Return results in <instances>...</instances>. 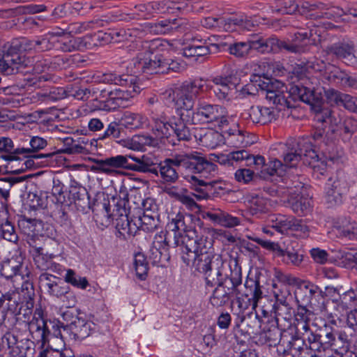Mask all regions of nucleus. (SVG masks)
I'll use <instances>...</instances> for the list:
<instances>
[{
  "label": "nucleus",
  "mask_w": 357,
  "mask_h": 357,
  "mask_svg": "<svg viewBox=\"0 0 357 357\" xmlns=\"http://www.w3.org/2000/svg\"><path fill=\"white\" fill-rule=\"evenodd\" d=\"M234 89L229 77L216 76L209 81L195 79L174 89H169L164 92L163 96L167 103L174 105L177 110L192 112L199 93L212 90L219 100L228 102L232 99Z\"/></svg>",
  "instance_id": "nucleus-1"
},
{
  "label": "nucleus",
  "mask_w": 357,
  "mask_h": 357,
  "mask_svg": "<svg viewBox=\"0 0 357 357\" xmlns=\"http://www.w3.org/2000/svg\"><path fill=\"white\" fill-rule=\"evenodd\" d=\"M180 115L179 119H170L164 113L152 112L153 130L157 136L154 137L148 133L135 135L126 141V146L134 151H145L147 147H157L160 142L175 146L177 141L191 140L192 134L183 121V114Z\"/></svg>",
  "instance_id": "nucleus-2"
},
{
  "label": "nucleus",
  "mask_w": 357,
  "mask_h": 357,
  "mask_svg": "<svg viewBox=\"0 0 357 357\" xmlns=\"http://www.w3.org/2000/svg\"><path fill=\"white\" fill-rule=\"evenodd\" d=\"M168 229L172 233L173 246H182V259L189 265L195 259L201 243L211 242L207 236L208 229L197 217L178 212L169 216Z\"/></svg>",
  "instance_id": "nucleus-3"
},
{
  "label": "nucleus",
  "mask_w": 357,
  "mask_h": 357,
  "mask_svg": "<svg viewBox=\"0 0 357 357\" xmlns=\"http://www.w3.org/2000/svg\"><path fill=\"white\" fill-rule=\"evenodd\" d=\"M160 45V40L142 42L140 52L132 60L134 74L167 73L169 71L179 72L184 68V63L178 60L165 59L162 55H153L154 50Z\"/></svg>",
  "instance_id": "nucleus-4"
},
{
  "label": "nucleus",
  "mask_w": 357,
  "mask_h": 357,
  "mask_svg": "<svg viewBox=\"0 0 357 357\" xmlns=\"http://www.w3.org/2000/svg\"><path fill=\"white\" fill-rule=\"evenodd\" d=\"M126 157L116 155L105 159H93L91 171L103 173L107 175H114L116 173V169L124 168L128 170L141 173H151L158 175L157 159L152 155L144 154L139 157L137 164L127 162Z\"/></svg>",
  "instance_id": "nucleus-5"
},
{
  "label": "nucleus",
  "mask_w": 357,
  "mask_h": 357,
  "mask_svg": "<svg viewBox=\"0 0 357 357\" xmlns=\"http://www.w3.org/2000/svg\"><path fill=\"white\" fill-rule=\"evenodd\" d=\"M194 254L196 256L190 263L204 274L206 284L213 287L219 284L225 278V264L221 257L213 255L212 241L201 243L197 252Z\"/></svg>",
  "instance_id": "nucleus-6"
},
{
  "label": "nucleus",
  "mask_w": 357,
  "mask_h": 357,
  "mask_svg": "<svg viewBox=\"0 0 357 357\" xmlns=\"http://www.w3.org/2000/svg\"><path fill=\"white\" fill-rule=\"evenodd\" d=\"M231 116L228 115L227 109L219 105L211 104L204 100H199L195 109L192 112V121L211 124L220 128L227 126Z\"/></svg>",
  "instance_id": "nucleus-7"
},
{
  "label": "nucleus",
  "mask_w": 357,
  "mask_h": 357,
  "mask_svg": "<svg viewBox=\"0 0 357 357\" xmlns=\"http://www.w3.org/2000/svg\"><path fill=\"white\" fill-rule=\"evenodd\" d=\"M131 73L134 75V79L132 84L126 83L119 84L121 88L116 89L114 91H107L101 95V98H106L104 101V105L101 107L102 109L106 111L114 110L119 107H124V102L128 101L132 98L136 96L141 91V86L137 82V75L132 70L134 69L132 61L130 63Z\"/></svg>",
  "instance_id": "nucleus-8"
},
{
  "label": "nucleus",
  "mask_w": 357,
  "mask_h": 357,
  "mask_svg": "<svg viewBox=\"0 0 357 357\" xmlns=\"http://www.w3.org/2000/svg\"><path fill=\"white\" fill-rule=\"evenodd\" d=\"M268 226L262 228L264 234L272 236L273 232L269 227L273 228L280 234L296 232L302 238L309 235L310 229L302 220L297 219L292 215H286L280 213L271 214L267 219Z\"/></svg>",
  "instance_id": "nucleus-9"
},
{
  "label": "nucleus",
  "mask_w": 357,
  "mask_h": 357,
  "mask_svg": "<svg viewBox=\"0 0 357 357\" xmlns=\"http://www.w3.org/2000/svg\"><path fill=\"white\" fill-rule=\"evenodd\" d=\"M297 148H291L283 155L284 168H292L296 166L301 160L313 168L319 161V155L312 149V142L308 139H299L296 142Z\"/></svg>",
  "instance_id": "nucleus-10"
},
{
  "label": "nucleus",
  "mask_w": 357,
  "mask_h": 357,
  "mask_svg": "<svg viewBox=\"0 0 357 357\" xmlns=\"http://www.w3.org/2000/svg\"><path fill=\"white\" fill-rule=\"evenodd\" d=\"M41 289L50 296L61 299L67 307H73L77 301L68 285L54 275L47 273L40 274L38 278Z\"/></svg>",
  "instance_id": "nucleus-11"
},
{
  "label": "nucleus",
  "mask_w": 357,
  "mask_h": 357,
  "mask_svg": "<svg viewBox=\"0 0 357 357\" xmlns=\"http://www.w3.org/2000/svg\"><path fill=\"white\" fill-rule=\"evenodd\" d=\"M325 10V5L314 1H303L298 6L294 0H281L276 12L281 14L292 15L298 11L301 15L310 18L331 17L333 10Z\"/></svg>",
  "instance_id": "nucleus-12"
},
{
  "label": "nucleus",
  "mask_w": 357,
  "mask_h": 357,
  "mask_svg": "<svg viewBox=\"0 0 357 357\" xmlns=\"http://www.w3.org/2000/svg\"><path fill=\"white\" fill-rule=\"evenodd\" d=\"M188 171V153L176 154L166 158L157 167L158 175L163 183H174L178 179V167Z\"/></svg>",
  "instance_id": "nucleus-13"
},
{
  "label": "nucleus",
  "mask_w": 357,
  "mask_h": 357,
  "mask_svg": "<svg viewBox=\"0 0 357 357\" xmlns=\"http://www.w3.org/2000/svg\"><path fill=\"white\" fill-rule=\"evenodd\" d=\"M32 61L30 58H26L22 54L11 50L10 47L6 50H0V72L6 75L22 71V68L28 66Z\"/></svg>",
  "instance_id": "nucleus-14"
},
{
  "label": "nucleus",
  "mask_w": 357,
  "mask_h": 357,
  "mask_svg": "<svg viewBox=\"0 0 357 357\" xmlns=\"http://www.w3.org/2000/svg\"><path fill=\"white\" fill-rule=\"evenodd\" d=\"M188 172L199 174L205 180L215 176L218 172L215 164L207 160L198 152L188 153Z\"/></svg>",
  "instance_id": "nucleus-15"
},
{
  "label": "nucleus",
  "mask_w": 357,
  "mask_h": 357,
  "mask_svg": "<svg viewBox=\"0 0 357 357\" xmlns=\"http://www.w3.org/2000/svg\"><path fill=\"white\" fill-rule=\"evenodd\" d=\"M2 343L10 349L11 357H27L33 354L34 342L27 338H20L14 332L6 333L2 337Z\"/></svg>",
  "instance_id": "nucleus-16"
},
{
  "label": "nucleus",
  "mask_w": 357,
  "mask_h": 357,
  "mask_svg": "<svg viewBox=\"0 0 357 357\" xmlns=\"http://www.w3.org/2000/svg\"><path fill=\"white\" fill-rule=\"evenodd\" d=\"M24 322H26L29 331L34 341L41 343L43 345L48 341L50 331L46 321L43 317V311L40 308L35 310L31 320L29 321V317H28Z\"/></svg>",
  "instance_id": "nucleus-17"
},
{
  "label": "nucleus",
  "mask_w": 357,
  "mask_h": 357,
  "mask_svg": "<svg viewBox=\"0 0 357 357\" xmlns=\"http://www.w3.org/2000/svg\"><path fill=\"white\" fill-rule=\"evenodd\" d=\"M348 183L344 176H338L335 179L329 178L326 183L325 197L330 206L340 204L342 195L348 190Z\"/></svg>",
  "instance_id": "nucleus-18"
},
{
  "label": "nucleus",
  "mask_w": 357,
  "mask_h": 357,
  "mask_svg": "<svg viewBox=\"0 0 357 357\" xmlns=\"http://www.w3.org/2000/svg\"><path fill=\"white\" fill-rule=\"evenodd\" d=\"M261 88L262 95L266 98L275 105L280 106H288L287 95H288L287 86L281 82L275 80V82H264Z\"/></svg>",
  "instance_id": "nucleus-19"
},
{
  "label": "nucleus",
  "mask_w": 357,
  "mask_h": 357,
  "mask_svg": "<svg viewBox=\"0 0 357 357\" xmlns=\"http://www.w3.org/2000/svg\"><path fill=\"white\" fill-rule=\"evenodd\" d=\"M326 52L328 54L335 56L348 66L357 65L356 50L351 41L335 43L328 47Z\"/></svg>",
  "instance_id": "nucleus-20"
},
{
  "label": "nucleus",
  "mask_w": 357,
  "mask_h": 357,
  "mask_svg": "<svg viewBox=\"0 0 357 357\" xmlns=\"http://www.w3.org/2000/svg\"><path fill=\"white\" fill-rule=\"evenodd\" d=\"M322 76L328 82L334 84L350 88L356 86V77L333 64L328 63L325 66Z\"/></svg>",
  "instance_id": "nucleus-21"
},
{
  "label": "nucleus",
  "mask_w": 357,
  "mask_h": 357,
  "mask_svg": "<svg viewBox=\"0 0 357 357\" xmlns=\"http://www.w3.org/2000/svg\"><path fill=\"white\" fill-rule=\"evenodd\" d=\"M32 63L28 66H24L22 68V73H32L33 77L31 78H27L29 86H37L38 82H46L51 79V75L49 73H46V70L50 69L47 62L45 60L37 61L34 63L33 58Z\"/></svg>",
  "instance_id": "nucleus-22"
},
{
  "label": "nucleus",
  "mask_w": 357,
  "mask_h": 357,
  "mask_svg": "<svg viewBox=\"0 0 357 357\" xmlns=\"http://www.w3.org/2000/svg\"><path fill=\"white\" fill-rule=\"evenodd\" d=\"M202 215L203 218L208 219L212 222L225 227L231 228L241 224V220L238 218L233 216L219 208L203 211Z\"/></svg>",
  "instance_id": "nucleus-23"
},
{
  "label": "nucleus",
  "mask_w": 357,
  "mask_h": 357,
  "mask_svg": "<svg viewBox=\"0 0 357 357\" xmlns=\"http://www.w3.org/2000/svg\"><path fill=\"white\" fill-rule=\"evenodd\" d=\"M242 284V274L241 267L236 264L234 271H231L229 277L225 275L224 279L220 282V284L225 289L229 298L236 297L240 299L241 290L239 287Z\"/></svg>",
  "instance_id": "nucleus-24"
},
{
  "label": "nucleus",
  "mask_w": 357,
  "mask_h": 357,
  "mask_svg": "<svg viewBox=\"0 0 357 357\" xmlns=\"http://www.w3.org/2000/svg\"><path fill=\"white\" fill-rule=\"evenodd\" d=\"M13 314L18 315L17 319H20L22 314V301L20 292L17 289L10 290L6 294H0V307Z\"/></svg>",
  "instance_id": "nucleus-25"
},
{
  "label": "nucleus",
  "mask_w": 357,
  "mask_h": 357,
  "mask_svg": "<svg viewBox=\"0 0 357 357\" xmlns=\"http://www.w3.org/2000/svg\"><path fill=\"white\" fill-rule=\"evenodd\" d=\"M254 123L266 124L275 120L278 116L277 111L273 107L260 105L252 106L245 113Z\"/></svg>",
  "instance_id": "nucleus-26"
},
{
  "label": "nucleus",
  "mask_w": 357,
  "mask_h": 357,
  "mask_svg": "<svg viewBox=\"0 0 357 357\" xmlns=\"http://www.w3.org/2000/svg\"><path fill=\"white\" fill-rule=\"evenodd\" d=\"M10 47L13 52L20 53L22 55L25 56L26 58H30L29 56H26L24 52L32 50L41 52L45 51L50 49L51 45L47 38H41L36 40L22 39L21 41L12 43Z\"/></svg>",
  "instance_id": "nucleus-27"
},
{
  "label": "nucleus",
  "mask_w": 357,
  "mask_h": 357,
  "mask_svg": "<svg viewBox=\"0 0 357 357\" xmlns=\"http://www.w3.org/2000/svg\"><path fill=\"white\" fill-rule=\"evenodd\" d=\"M289 188L291 189L287 202L292 211L299 215H304L307 213L312 206L311 199L302 195L301 191L296 194V190H294L291 186H289Z\"/></svg>",
  "instance_id": "nucleus-28"
},
{
  "label": "nucleus",
  "mask_w": 357,
  "mask_h": 357,
  "mask_svg": "<svg viewBox=\"0 0 357 357\" xmlns=\"http://www.w3.org/2000/svg\"><path fill=\"white\" fill-rule=\"evenodd\" d=\"M118 211L119 214L115 219L118 236L123 239H127L135 235L137 231V225L130 221L125 207L119 209Z\"/></svg>",
  "instance_id": "nucleus-29"
},
{
  "label": "nucleus",
  "mask_w": 357,
  "mask_h": 357,
  "mask_svg": "<svg viewBox=\"0 0 357 357\" xmlns=\"http://www.w3.org/2000/svg\"><path fill=\"white\" fill-rule=\"evenodd\" d=\"M171 234H167V237L163 238L161 236H159L160 240L153 241L152 245L151 246L149 252V257L152 261L153 264H158L161 263L163 260L167 259V244L171 243L170 240Z\"/></svg>",
  "instance_id": "nucleus-30"
},
{
  "label": "nucleus",
  "mask_w": 357,
  "mask_h": 357,
  "mask_svg": "<svg viewBox=\"0 0 357 357\" xmlns=\"http://www.w3.org/2000/svg\"><path fill=\"white\" fill-rule=\"evenodd\" d=\"M201 145L215 149L224 144V134L213 130H199L194 135Z\"/></svg>",
  "instance_id": "nucleus-31"
},
{
  "label": "nucleus",
  "mask_w": 357,
  "mask_h": 357,
  "mask_svg": "<svg viewBox=\"0 0 357 357\" xmlns=\"http://www.w3.org/2000/svg\"><path fill=\"white\" fill-rule=\"evenodd\" d=\"M28 150L24 147L15 148L13 140L7 137H0V153H5L1 158L8 162L20 160L19 155L25 154Z\"/></svg>",
  "instance_id": "nucleus-32"
},
{
  "label": "nucleus",
  "mask_w": 357,
  "mask_h": 357,
  "mask_svg": "<svg viewBox=\"0 0 357 357\" xmlns=\"http://www.w3.org/2000/svg\"><path fill=\"white\" fill-rule=\"evenodd\" d=\"M228 146L240 148L245 147L251 144L245 132L236 126L230 128L224 132V144Z\"/></svg>",
  "instance_id": "nucleus-33"
},
{
  "label": "nucleus",
  "mask_w": 357,
  "mask_h": 357,
  "mask_svg": "<svg viewBox=\"0 0 357 357\" xmlns=\"http://www.w3.org/2000/svg\"><path fill=\"white\" fill-rule=\"evenodd\" d=\"M245 289L243 293L241 292L240 299L245 298L253 308L257 306L259 301L262 298V291L259 282L252 278H248L244 284Z\"/></svg>",
  "instance_id": "nucleus-34"
},
{
  "label": "nucleus",
  "mask_w": 357,
  "mask_h": 357,
  "mask_svg": "<svg viewBox=\"0 0 357 357\" xmlns=\"http://www.w3.org/2000/svg\"><path fill=\"white\" fill-rule=\"evenodd\" d=\"M68 97L72 96L77 100H87L89 98L93 100L101 98V95L105 93V89H100L98 87L82 89L78 86H67Z\"/></svg>",
  "instance_id": "nucleus-35"
},
{
  "label": "nucleus",
  "mask_w": 357,
  "mask_h": 357,
  "mask_svg": "<svg viewBox=\"0 0 357 357\" xmlns=\"http://www.w3.org/2000/svg\"><path fill=\"white\" fill-rule=\"evenodd\" d=\"M10 242H16L17 234L13 224L8 220V213L5 210L0 211V239Z\"/></svg>",
  "instance_id": "nucleus-36"
},
{
  "label": "nucleus",
  "mask_w": 357,
  "mask_h": 357,
  "mask_svg": "<svg viewBox=\"0 0 357 357\" xmlns=\"http://www.w3.org/2000/svg\"><path fill=\"white\" fill-rule=\"evenodd\" d=\"M184 178L191 185L192 188L195 191L200 192L199 195H193L199 200L206 199L208 197L207 193H204L202 191V186L214 187L218 183L217 180L208 181L202 178L200 176L198 177L193 174L185 175Z\"/></svg>",
  "instance_id": "nucleus-37"
},
{
  "label": "nucleus",
  "mask_w": 357,
  "mask_h": 357,
  "mask_svg": "<svg viewBox=\"0 0 357 357\" xmlns=\"http://www.w3.org/2000/svg\"><path fill=\"white\" fill-rule=\"evenodd\" d=\"M22 268V262L18 260V258L12 257L1 263V275L7 279L13 278V277H20L21 279H23V277L20 273Z\"/></svg>",
  "instance_id": "nucleus-38"
},
{
  "label": "nucleus",
  "mask_w": 357,
  "mask_h": 357,
  "mask_svg": "<svg viewBox=\"0 0 357 357\" xmlns=\"http://www.w3.org/2000/svg\"><path fill=\"white\" fill-rule=\"evenodd\" d=\"M250 45V52L255 50L260 53L273 52L275 38H265L262 36H255L248 39Z\"/></svg>",
  "instance_id": "nucleus-39"
},
{
  "label": "nucleus",
  "mask_w": 357,
  "mask_h": 357,
  "mask_svg": "<svg viewBox=\"0 0 357 357\" xmlns=\"http://www.w3.org/2000/svg\"><path fill=\"white\" fill-rule=\"evenodd\" d=\"M147 118L140 114L125 112L120 119L122 126L128 129H138L147 124Z\"/></svg>",
  "instance_id": "nucleus-40"
},
{
  "label": "nucleus",
  "mask_w": 357,
  "mask_h": 357,
  "mask_svg": "<svg viewBox=\"0 0 357 357\" xmlns=\"http://www.w3.org/2000/svg\"><path fill=\"white\" fill-rule=\"evenodd\" d=\"M31 253L35 264L37 268L42 270L46 271L48 268L52 259L54 257L53 254H47L44 252V250L41 246H38L37 244L33 245Z\"/></svg>",
  "instance_id": "nucleus-41"
},
{
  "label": "nucleus",
  "mask_w": 357,
  "mask_h": 357,
  "mask_svg": "<svg viewBox=\"0 0 357 357\" xmlns=\"http://www.w3.org/2000/svg\"><path fill=\"white\" fill-rule=\"evenodd\" d=\"M93 324L80 317H75L72 321V330L76 340H83L89 337Z\"/></svg>",
  "instance_id": "nucleus-42"
},
{
  "label": "nucleus",
  "mask_w": 357,
  "mask_h": 357,
  "mask_svg": "<svg viewBox=\"0 0 357 357\" xmlns=\"http://www.w3.org/2000/svg\"><path fill=\"white\" fill-rule=\"evenodd\" d=\"M91 40L92 37L89 35L84 37L75 38L70 40L68 44L63 43L61 48L64 52L90 49L93 45Z\"/></svg>",
  "instance_id": "nucleus-43"
},
{
  "label": "nucleus",
  "mask_w": 357,
  "mask_h": 357,
  "mask_svg": "<svg viewBox=\"0 0 357 357\" xmlns=\"http://www.w3.org/2000/svg\"><path fill=\"white\" fill-rule=\"evenodd\" d=\"M19 227L27 235H38L43 227L40 220L33 218H22L18 222Z\"/></svg>",
  "instance_id": "nucleus-44"
},
{
  "label": "nucleus",
  "mask_w": 357,
  "mask_h": 357,
  "mask_svg": "<svg viewBox=\"0 0 357 357\" xmlns=\"http://www.w3.org/2000/svg\"><path fill=\"white\" fill-rule=\"evenodd\" d=\"M325 147L320 146V151L326 160L333 163H339L342 161L344 152L342 149H338L333 143L324 144Z\"/></svg>",
  "instance_id": "nucleus-45"
},
{
  "label": "nucleus",
  "mask_w": 357,
  "mask_h": 357,
  "mask_svg": "<svg viewBox=\"0 0 357 357\" xmlns=\"http://www.w3.org/2000/svg\"><path fill=\"white\" fill-rule=\"evenodd\" d=\"M53 335L56 337H60L63 341L76 340L72 330V322L69 325H64L59 321L52 323Z\"/></svg>",
  "instance_id": "nucleus-46"
},
{
  "label": "nucleus",
  "mask_w": 357,
  "mask_h": 357,
  "mask_svg": "<svg viewBox=\"0 0 357 357\" xmlns=\"http://www.w3.org/2000/svg\"><path fill=\"white\" fill-rule=\"evenodd\" d=\"M98 80L106 84H121L130 83L134 79V75H118L112 73H103L98 76Z\"/></svg>",
  "instance_id": "nucleus-47"
},
{
  "label": "nucleus",
  "mask_w": 357,
  "mask_h": 357,
  "mask_svg": "<svg viewBox=\"0 0 357 357\" xmlns=\"http://www.w3.org/2000/svg\"><path fill=\"white\" fill-rule=\"evenodd\" d=\"M286 50L289 53H301L304 47L302 45L294 43L291 40H281L275 38L273 52H278L282 50Z\"/></svg>",
  "instance_id": "nucleus-48"
},
{
  "label": "nucleus",
  "mask_w": 357,
  "mask_h": 357,
  "mask_svg": "<svg viewBox=\"0 0 357 357\" xmlns=\"http://www.w3.org/2000/svg\"><path fill=\"white\" fill-rule=\"evenodd\" d=\"M64 281L72 286L85 289L89 285L87 279L85 277L78 275L73 269H67L64 275Z\"/></svg>",
  "instance_id": "nucleus-49"
},
{
  "label": "nucleus",
  "mask_w": 357,
  "mask_h": 357,
  "mask_svg": "<svg viewBox=\"0 0 357 357\" xmlns=\"http://www.w3.org/2000/svg\"><path fill=\"white\" fill-rule=\"evenodd\" d=\"M250 45L246 41L236 42L231 44L228 48L230 54L236 58H245L250 53Z\"/></svg>",
  "instance_id": "nucleus-50"
},
{
  "label": "nucleus",
  "mask_w": 357,
  "mask_h": 357,
  "mask_svg": "<svg viewBox=\"0 0 357 357\" xmlns=\"http://www.w3.org/2000/svg\"><path fill=\"white\" fill-rule=\"evenodd\" d=\"M273 288L275 289L273 294L277 302L284 306H289L292 298L289 287L286 284H281L279 287L277 284H273Z\"/></svg>",
  "instance_id": "nucleus-51"
},
{
  "label": "nucleus",
  "mask_w": 357,
  "mask_h": 357,
  "mask_svg": "<svg viewBox=\"0 0 357 357\" xmlns=\"http://www.w3.org/2000/svg\"><path fill=\"white\" fill-rule=\"evenodd\" d=\"M294 93L296 92L300 100L310 105H313L318 98L316 96L314 88H309L307 86H296L293 88Z\"/></svg>",
  "instance_id": "nucleus-52"
},
{
  "label": "nucleus",
  "mask_w": 357,
  "mask_h": 357,
  "mask_svg": "<svg viewBox=\"0 0 357 357\" xmlns=\"http://www.w3.org/2000/svg\"><path fill=\"white\" fill-rule=\"evenodd\" d=\"M134 267L136 275L142 280H145L149 268L146 258L143 254L137 253L135 255Z\"/></svg>",
  "instance_id": "nucleus-53"
},
{
  "label": "nucleus",
  "mask_w": 357,
  "mask_h": 357,
  "mask_svg": "<svg viewBox=\"0 0 357 357\" xmlns=\"http://www.w3.org/2000/svg\"><path fill=\"white\" fill-rule=\"evenodd\" d=\"M216 284L217 287L210 297V302L213 306L220 307L226 304L230 298L220 283Z\"/></svg>",
  "instance_id": "nucleus-54"
},
{
  "label": "nucleus",
  "mask_w": 357,
  "mask_h": 357,
  "mask_svg": "<svg viewBox=\"0 0 357 357\" xmlns=\"http://www.w3.org/2000/svg\"><path fill=\"white\" fill-rule=\"evenodd\" d=\"M139 227L142 230L146 232L153 231L158 225L159 221L152 213H144L143 215L139 217Z\"/></svg>",
  "instance_id": "nucleus-55"
},
{
  "label": "nucleus",
  "mask_w": 357,
  "mask_h": 357,
  "mask_svg": "<svg viewBox=\"0 0 357 357\" xmlns=\"http://www.w3.org/2000/svg\"><path fill=\"white\" fill-rule=\"evenodd\" d=\"M261 172L266 173L268 176L276 175L278 176L282 177L286 172V169L280 160L275 159L273 160H271L266 165H265L264 169L261 170Z\"/></svg>",
  "instance_id": "nucleus-56"
},
{
  "label": "nucleus",
  "mask_w": 357,
  "mask_h": 357,
  "mask_svg": "<svg viewBox=\"0 0 357 357\" xmlns=\"http://www.w3.org/2000/svg\"><path fill=\"white\" fill-rule=\"evenodd\" d=\"M337 234L340 236L349 239H357V223L347 222L345 225L335 227Z\"/></svg>",
  "instance_id": "nucleus-57"
},
{
  "label": "nucleus",
  "mask_w": 357,
  "mask_h": 357,
  "mask_svg": "<svg viewBox=\"0 0 357 357\" xmlns=\"http://www.w3.org/2000/svg\"><path fill=\"white\" fill-rule=\"evenodd\" d=\"M210 53V50L206 45H191L183 50V55L185 57L204 56Z\"/></svg>",
  "instance_id": "nucleus-58"
},
{
  "label": "nucleus",
  "mask_w": 357,
  "mask_h": 357,
  "mask_svg": "<svg viewBox=\"0 0 357 357\" xmlns=\"http://www.w3.org/2000/svg\"><path fill=\"white\" fill-rule=\"evenodd\" d=\"M344 94L334 89H328L324 91L326 100L331 106H341Z\"/></svg>",
  "instance_id": "nucleus-59"
},
{
  "label": "nucleus",
  "mask_w": 357,
  "mask_h": 357,
  "mask_svg": "<svg viewBox=\"0 0 357 357\" xmlns=\"http://www.w3.org/2000/svg\"><path fill=\"white\" fill-rule=\"evenodd\" d=\"M158 24L164 29L162 30L164 32L173 29H179L181 31H185L188 29L186 27L187 24L185 20L181 18L162 21Z\"/></svg>",
  "instance_id": "nucleus-60"
},
{
  "label": "nucleus",
  "mask_w": 357,
  "mask_h": 357,
  "mask_svg": "<svg viewBox=\"0 0 357 357\" xmlns=\"http://www.w3.org/2000/svg\"><path fill=\"white\" fill-rule=\"evenodd\" d=\"M48 102H55L68 97L67 87H52L46 89Z\"/></svg>",
  "instance_id": "nucleus-61"
},
{
  "label": "nucleus",
  "mask_w": 357,
  "mask_h": 357,
  "mask_svg": "<svg viewBox=\"0 0 357 357\" xmlns=\"http://www.w3.org/2000/svg\"><path fill=\"white\" fill-rule=\"evenodd\" d=\"M3 102L12 107H19L30 104L28 97L18 93L7 97L3 100Z\"/></svg>",
  "instance_id": "nucleus-62"
},
{
  "label": "nucleus",
  "mask_w": 357,
  "mask_h": 357,
  "mask_svg": "<svg viewBox=\"0 0 357 357\" xmlns=\"http://www.w3.org/2000/svg\"><path fill=\"white\" fill-rule=\"evenodd\" d=\"M47 141L44 138L38 136L32 137L29 141L30 147L24 148V149L28 150V151L26 152L24 155H26L29 153L43 149L47 146Z\"/></svg>",
  "instance_id": "nucleus-63"
},
{
  "label": "nucleus",
  "mask_w": 357,
  "mask_h": 357,
  "mask_svg": "<svg viewBox=\"0 0 357 357\" xmlns=\"http://www.w3.org/2000/svg\"><path fill=\"white\" fill-rule=\"evenodd\" d=\"M280 255L284 257L287 263H291L296 266L299 265L303 260V255H299L294 250H287L285 251L282 250Z\"/></svg>",
  "instance_id": "nucleus-64"
}]
</instances>
